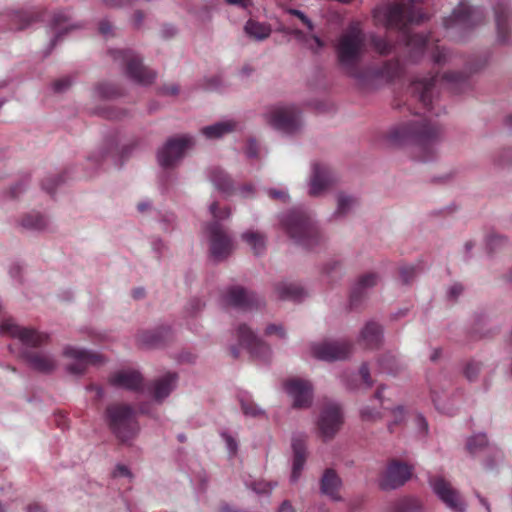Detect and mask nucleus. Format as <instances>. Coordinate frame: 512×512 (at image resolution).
<instances>
[{
    "label": "nucleus",
    "mask_w": 512,
    "mask_h": 512,
    "mask_svg": "<svg viewBox=\"0 0 512 512\" xmlns=\"http://www.w3.org/2000/svg\"><path fill=\"white\" fill-rule=\"evenodd\" d=\"M365 46V35L358 24H351L339 37L335 47L337 61L345 74L361 83L369 74L374 79L392 82L399 78L403 68L398 59L383 62L381 66L371 68L367 73L360 68Z\"/></svg>",
    "instance_id": "1"
},
{
    "label": "nucleus",
    "mask_w": 512,
    "mask_h": 512,
    "mask_svg": "<svg viewBox=\"0 0 512 512\" xmlns=\"http://www.w3.org/2000/svg\"><path fill=\"white\" fill-rule=\"evenodd\" d=\"M421 0H396L392 3L379 5L372 11L375 26H383L388 30H398L403 33L406 45L422 54L431 42L430 35L410 34L409 24H419L428 17L417 4Z\"/></svg>",
    "instance_id": "2"
},
{
    "label": "nucleus",
    "mask_w": 512,
    "mask_h": 512,
    "mask_svg": "<svg viewBox=\"0 0 512 512\" xmlns=\"http://www.w3.org/2000/svg\"><path fill=\"white\" fill-rule=\"evenodd\" d=\"M416 119L401 123L392 128L388 134L390 142L396 145L411 144L414 146V156L423 162L430 161L436 156V146L443 136L439 123L426 114L414 112Z\"/></svg>",
    "instance_id": "3"
},
{
    "label": "nucleus",
    "mask_w": 512,
    "mask_h": 512,
    "mask_svg": "<svg viewBox=\"0 0 512 512\" xmlns=\"http://www.w3.org/2000/svg\"><path fill=\"white\" fill-rule=\"evenodd\" d=\"M0 335L18 339L23 345L20 356L31 368L42 373H49L56 367L55 359L44 352L34 351L33 348L47 343L48 335L39 333L32 328L20 327L12 318L0 321Z\"/></svg>",
    "instance_id": "4"
},
{
    "label": "nucleus",
    "mask_w": 512,
    "mask_h": 512,
    "mask_svg": "<svg viewBox=\"0 0 512 512\" xmlns=\"http://www.w3.org/2000/svg\"><path fill=\"white\" fill-rule=\"evenodd\" d=\"M177 374L168 372L162 377L144 383L143 376L135 369H124L109 376L110 385L117 388H124L134 392H147L156 402L161 403L174 389L177 382Z\"/></svg>",
    "instance_id": "5"
},
{
    "label": "nucleus",
    "mask_w": 512,
    "mask_h": 512,
    "mask_svg": "<svg viewBox=\"0 0 512 512\" xmlns=\"http://www.w3.org/2000/svg\"><path fill=\"white\" fill-rule=\"evenodd\" d=\"M468 74L466 72H447L439 79L438 75L429 78H416L410 84L412 97L421 105L426 112L431 113L433 107V96L437 82L447 86H456L455 92H460L463 86L467 84Z\"/></svg>",
    "instance_id": "6"
},
{
    "label": "nucleus",
    "mask_w": 512,
    "mask_h": 512,
    "mask_svg": "<svg viewBox=\"0 0 512 512\" xmlns=\"http://www.w3.org/2000/svg\"><path fill=\"white\" fill-rule=\"evenodd\" d=\"M282 228L296 244L312 248L320 242L319 231L310 215L302 208H295L280 218Z\"/></svg>",
    "instance_id": "7"
},
{
    "label": "nucleus",
    "mask_w": 512,
    "mask_h": 512,
    "mask_svg": "<svg viewBox=\"0 0 512 512\" xmlns=\"http://www.w3.org/2000/svg\"><path fill=\"white\" fill-rule=\"evenodd\" d=\"M210 212L214 221L206 226V232L209 237V251L211 256L221 261L226 259L233 251V241L220 224V220L229 218L231 211L228 207L218 208V203L213 202L210 205Z\"/></svg>",
    "instance_id": "8"
},
{
    "label": "nucleus",
    "mask_w": 512,
    "mask_h": 512,
    "mask_svg": "<svg viewBox=\"0 0 512 512\" xmlns=\"http://www.w3.org/2000/svg\"><path fill=\"white\" fill-rule=\"evenodd\" d=\"M106 418L111 431L122 443H127L137 435L139 426L131 406L111 404L106 408Z\"/></svg>",
    "instance_id": "9"
},
{
    "label": "nucleus",
    "mask_w": 512,
    "mask_h": 512,
    "mask_svg": "<svg viewBox=\"0 0 512 512\" xmlns=\"http://www.w3.org/2000/svg\"><path fill=\"white\" fill-rule=\"evenodd\" d=\"M110 53L114 60L125 65L126 74L136 83L149 85L155 80L156 73L144 66L142 59L132 50H113Z\"/></svg>",
    "instance_id": "10"
},
{
    "label": "nucleus",
    "mask_w": 512,
    "mask_h": 512,
    "mask_svg": "<svg viewBox=\"0 0 512 512\" xmlns=\"http://www.w3.org/2000/svg\"><path fill=\"white\" fill-rule=\"evenodd\" d=\"M267 122L275 129L292 134L300 127L299 110L294 105H277L266 115Z\"/></svg>",
    "instance_id": "11"
},
{
    "label": "nucleus",
    "mask_w": 512,
    "mask_h": 512,
    "mask_svg": "<svg viewBox=\"0 0 512 512\" xmlns=\"http://www.w3.org/2000/svg\"><path fill=\"white\" fill-rule=\"evenodd\" d=\"M484 13L481 8L471 7L465 1H460L452 14L444 19V27L470 29L482 23Z\"/></svg>",
    "instance_id": "12"
},
{
    "label": "nucleus",
    "mask_w": 512,
    "mask_h": 512,
    "mask_svg": "<svg viewBox=\"0 0 512 512\" xmlns=\"http://www.w3.org/2000/svg\"><path fill=\"white\" fill-rule=\"evenodd\" d=\"M344 422L342 408L334 402H328L320 412L317 426L324 440H330L340 430Z\"/></svg>",
    "instance_id": "13"
},
{
    "label": "nucleus",
    "mask_w": 512,
    "mask_h": 512,
    "mask_svg": "<svg viewBox=\"0 0 512 512\" xmlns=\"http://www.w3.org/2000/svg\"><path fill=\"white\" fill-rule=\"evenodd\" d=\"M194 145L190 136L169 139L158 152L159 164L164 168L173 167L184 155L186 149Z\"/></svg>",
    "instance_id": "14"
},
{
    "label": "nucleus",
    "mask_w": 512,
    "mask_h": 512,
    "mask_svg": "<svg viewBox=\"0 0 512 512\" xmlns=\"http://www.w3.org/2000/svg\"><path fill=\"white\" fill-rule=\"evenodd\" d=\"M238 340L241 346L246 348L254 358L268 361L271 356L270 347L262 341L257 335L245 324L237 329Z\"/></svg>",
    "instance_id": "15"
},
{
    "label": "nucleus",
    "mask_w": 512,
    "mask_h": 512,
    "mask_svg": "<svg viewBox=\"0 0 512 512\" xmlns=\"http://www.w3.org/2000/svg\"><path fill=\"white\" fill-rule=\"evenodd\" d=\"M352 345L345 340L324 341L312 346V355L320 360H343L351 353Z\"/></svg>",
    "instance_id": "16"
},
{
    "label": "nucleus",
    "mask_w": 512,
    "mask_h": 512,
    "mask_svg": "<svg viewBox=\"0 0 512 512\" xmlns=\"http://www.w3.org/2000/svg\"><path fill=\"white\" fill-rule=\"evenodd\" d=\"M224 299L228 305L244 311L259 308L263 303L259 296L241 286L230 287L226 291Z\"/></svg>",
    "instance_id": "17"
},
{
    "label": "nucleus",
    "mask_w": 512,
    "mask_h": 512,
    "mask_svg": "<svg viewBox=\"0 0 512 512\" xmlns=\"http://www.w3.org/2000/svg\"><path fill=\"white\" fill-rule=\"evenodd\" d=\"M412 475V468L405 463L398 460H392L380 480L382 489H395L398 488L410 479Z\"/></svg>",
    "instance_id": "18"
},
{
    "label": "nucleus",
    "mask_w": 512,
    "mask_h": 512,
    "mask_svg": "<svg viewBox=\"0 0 512 512\" xmlns=\"http://www.w3.org/2000/svg\"><path fill=\"white\" fill-rule=\"evenodd\" d=\"M284 388L293 399L296 408H308L312 403L313 389L309 381L300 378H292L284 383Z\"/></svg>",
    "instance_id": "19"
},
{
    "label": "nucleus",
    "mask_w": 512,
    "mask_h": 512,
    "mask_svg": "<svg viewBox=\"0 0 512 512\" xmlns=\"http://www.w3.org/2000/svg\"><path fill=\"white\" fill-rule=\"evenodd\" d=\"M430 484L437 496L454 511L463 512L464 504L460 499L459 493L443 477L435 476L430 478Z\"/></svg>",
    "instance_id": "20"
},
{
    "label": "nucleus",
    "mask_w": 512,
    "mask_h": 512,
    "mask_svg": "<svg viewBox=\"0 0 512 512\" xmlns=\"http://www.w3.org/2000/svg\"><path fill=\"white\" fill-rule=\"evenodd\" d=\"M64 355L75 360L67 368L72 374H82L88 365H99L104 361L103 357L97 353H91L75 347H67L64 350Z\"/></svg>",
    "instance_id": "21"
},
{
    "label": "nucleus",
    "mask_w": 512,
    "mask_h": 512,
    "mask_svg": "<svg viewBox=\"0 0 512 512\" xmlns=\"http://www.w3.org/2000/svg\"><path fill=\"white\" fill-rule=\"evenodd\" d=\"M332 181V173L328 166L320 163L314 164L313 174L310 181L309 194L311 196L320 195L331 185Z\"/></svg>",
    "instance_id": "22"
},
{
    "label": "nucleus",
    "mask_w": 512,
    "mask_h": 512,
    "mask_svg": "<svg viewBox=\"0 0 512 512\" xmlns=\"http://www.w3.org/2000/svg\"><path fill=\"white\" fill-rule=\"evenodd\" d=\"M293 449V466L291 480L297 481L301 475L306 462L307 451H306V437L303 435L294 437L292 440Z\"/></svg>",
    "instance_id": "23"
},
{
    "label": "nucleus",
    "mask_w": 512,
    "mask_h": 512,
    "mask_svg": "<svg viewBox=\"0 0 512 512\" xmlns=\"http://www.w3.org/2000/svg\"><path fill=\"white\" fill-rule=\"evenodd\" d=\"M378 275L376 273H367L359 278L350 294V305L351 307H357L363 297L365 296L366 290L375 286L378 282Z\"/></svg>",
    "instance_id": "24"
},
{
    "label": "nucleus",
    "mask_w": 512,
    "mask_h": 512,
    "mask_svg": "<svg viewBox=\"0 0 512 512\" xmlns=\"http://www.w3.org/2000/svg\"><path fill=\"white\" fill-rule=\"evenodd\" d=\"M341 485V479L335 470L328 468L324 471L320 482V488L323 494L329 496L332 500L339 501L341 500L339 495Z\"/></svg>",
    "instance_id": "25"
},
{
    "label": "nucleus",
    "mask_w": 512,
    "mask_h": 512,
    "mask_svg": "<svg viewBox=\"0 0 512 512\" xmlns=\"http://www.w3.org/2000/svg\"><path fill=\"white\" fill-rule=\"evenodd\" d=\"M495 21L497 27L498 40L505 43L509 35L508 17L509 8L506 0H499L494 6Z\"/></svg>",
    "instance_id": "26"
},
{
    "label": "nucleus",
    "mask_w": 512,
    "mask_h": 512,
    "mask_svg": "<svg viewBox=\"0 0 512 512\" xmlns=\"http://www.w3.org/2000/svg\"><path fill=\"white\" fill-rule=\"evenodd\" d=\"M170 335V329L161 327L156 330L143 331L138 334V342L146 347H160L166 343Z\"/></svg>",
    "instance_id": "27"
},
{
    "label": "nucleus",
    "mask_w": 512,
    "mask_h": 512,
    "mask_svg": "<svg viewBox=\"0 0 512 512\" xmlns=\"http://www.w3.org/2000/svg\"><path fill=\"white\" fill-rule=\"evenodd\" d=\"M360 340L368 349L378 348L382 342V328L376 322H368L361 331Z\"/></svg>",
    "instance_id": "28"
},
{
    "label": "nucleus",
    "mask_w": 512,
    "mask_h": 512,
    "mask_svg": "<svg viewBox=\"0 0 512 512\" xmlns=\"http://www.w3.org/2000/svg\"><path fill=\"white\" fill-rule=\"evenodd\" d=\"M244 31L250 38L263 41L271 35L272 28L268 23L249 19L244 26Z\"/></svg>",
    "instance_id": "29"
},
{
    "label": "nucleus",
    "mask_w": 512,
    "mask_h": 512,
    "mask_svg": "<svg viewBox=\"0 0 512 512\" xmlns=\"http://www.w3.org/2000/svg\"><path fill=\"white\" fill-rule=\"evenodd\" d=\"M278 297L282 300L299 301L305 292L302 287L295 283L281 282L275 287Z\"/></svg>",
    "instance_id": "30"
},
{
    "label": "nucleus",
    "mask_w": 512,
    "mask_h": 512,
    "mask_svg": "<svg viewBox=\"0 0 512 512\" xmlns=\"http://www.w3.org/2000/svg\"><path fill=\"white\" fill-rule=\"evenodd\" d=\"M210 179L219 191L227 194H230L233 191V182L222 169H212L210 172Z\"/></svg>",
    "instance_id": "31"
},
{
    "label": "nucleus",
    "mask_w": 512,
    "mask_h": 512,
    "mask_svg": "<svg viewBox=\"0 0 512 512\" xmlns=\"http://www.w3.org/2000/svg\"><path fill=\"white\" fill-rule=\"evenodd\" d=\"M241 237L251 247L255 255H260L264 252L266 247V237L264 234L248 231L243 233Z\"/></svg>",
    "instance_id": "32"
},
{
    "label": "nucleus",
    "mask_w": 512,
    "mask_h": 512,
    "mask_svg": "<svg viewBox=\"0 0 512 512\" xmlns=\"http://www.w3.org/2000/svg\"><path fill=\"white\" fill-rule=\"evenodd\" d=\"M235 123L232 121L219 122L214 125L206 126L202 128V134L208 139H216L223 136L226 133L233 131Z\"/></svg>",
    "instance_id": "33"
},
{
    "label": "nucleus",
    "mask_w": 512,
    "mask_h": 512,
    "mask_svg": "<svg viewBox=\"0 0 512 512\" xmlns=\"http://www.w3.org/2000/svg\"><path fill=\"white\" fill-rule=\"evenodd\" d=\"M421 509L422 506L418 499L405 497L393 503L389 512H421Z\"/></svg>",
    "instance_id": "34"
},
{
    "label": "nucleus",
    "mask_w": 512,
    "mask_h": 512,
    "mask_svg": "<svg viewBox=\"0 0 512 512\" xmlns=\"http://www.w3.org/2000/svg\"><path fill=\"white\" fill-rule=\"evenodd\" d=\"M21 226L30 230H43L47 226V220L40 213L33 212L22 218Z\"/></svg>",
    "instance_id": "35"
},
{
    "label": "nucleus",
    "mask_w": 512,
    "mask_h": 512,
    "mask_svg": "<svg viewBox=\"0 0 512 512\" xmlns=\"http://www.w3.org/2000/svg\"><path fill=\"white\" fill-rule=\"evenodd\" d=\"M38 14L27 12H16L12 17V28L16 30L25 29L32 22L36 21Z\"/></svg>",
    "instance_id": "36"
},
{
    "label": "nucleus",
    "mask_w": 512,
    "mask_h": 512,
    "mask_svg": "<svg viewBox=\"0 0 512 512\" xmlns=\"http://www.w3.org/2000/svg\"><path fill=\"white\" fill-rule=\"evenodd\" d=\"M371 47L380 55H388L393 50V44L386 38L372 34L370 36Z\"/></svg>",
    "instance_id": "37"
},
{
    "label": "nucleus",
    "mask_w": 512,
    "mask_h": 512,
    "mask_svg": "<svg viewBox=\"0 0 512 512\" xmlns=\"http://www.w3.org/2000/svg\"><path fill=\"white\" fill-rule=\"evenodd\" d=\"M69 20V16L65 12H57L52 19V29L56 31V35L51 42L52 47L56 45L57 41L62 36V25Z\"/></svg>",
    "instance_id": "38"
},
{
    "label": "nucleus",
    "mask_w": 512,
    "mask_h": 512,
    "mask_svg": "<svg viewBox=\"0 0 512 512\" xmlns=\"http://www.w3.org/2000/svg\"><path fill=\"white\" fill-rule=\"evenodd\" d=\"M356 203V200L350 196L345 194H340L338 196V205L337 210L335 212L338 216L345 215Z\"/></svg>",
    "instance_id": "39"
},
{
    "label": "nucleus",
    "mask_w": 512,
    "mask_h": 512,
    "mask_svg": "<svg viewBox=\"0 0 512 512\" xmlns=\"http://www.w3.org/2000/svg\"><path fill=\"white\" fill-rule=\"evenodd\" d=\"M379 365L383 372H387L389 374H396L399 368L395 356L391 354L385 355L380 359Z\"/></svg>",
    "instance_id": "40"
},
{
    "label": "nucleus",
    "mask_w": 512,
    "mask_h": 512,
    "mask_svg": "<svg viewBox=\"0 0 512 512\" xmlns=\"http://www.w3.org/2000/svg\"><path fill=\"white\" fill-rule=\"evenodd\" d=\"M487 444V436L485 434H477L469 438L467 442V449L471 453H475L478 449Z\"/></svg>",
    "instance_id": "41"
},
{
    "label": "nucleus",
    "mask_w": 512,
    "mask_h": 512,
    "mask_svg": "<svg viewBox=\"0 0 512 512\" xmlns=\"http://www.w3.org/2000/svg\"><path fill=\"white\" fill-rule=\"evenodd\" d=\"M451 54L446 49L436 45L432 51L433 62L437 65H443L450 60Z\"/></svg>",
    "instance_id": "42"
},
{
    "label": "nucleus",
    "mask_w": 512,
    "mask_h": 512,
    "mask_svg": "<svg viewBox=\"0 0 512 512\" xmlns=\"http://www.w3.org/2000/svg\"><path fill=\"white\" fill-rule=\"evenodd\" d=\"M481 370V363L476 361H470L467 363L464 375L469 381H474L477 379L479 372Z\"/></svg>",
    "instance_id": "43"
},
{
    "label": "nucleus",
    "mask_w": 512,
    "mask_h": 512,
    "mask_svg": "<svg viewBox=\"0 0 512 512\" xmlns=\"http://www.w3.org/2000/svg\"><path fill=\"white\" fill-rule=\"evenodd\" d=\"M360 416L363 421L367 422H375L382 418L380 411L370 408L369 406L361 409Z\"/></svg>",
    "instance_id": "44"
},
{
    "label": "nucleus",
    "mask_w": 512,
    "mask_h": 512,
    "mask_svg": "<svg viewBox=\"0 0 512 512\" xmlns=\"http://www.w3.org/2000/svg\"><path fill=\"white\" fill-rule=\"evenodd\" d=\"M64 182V179L61 175L56 177H48L42 181V188L49 194H53L55 188Z\"/></svg>",
    "instance_id": "45"
},
{
    "label": "nucleus",
    "mask_w": 512,
    "mask_h": 512,
    "mask_svg": "<svg viewBox=\"0 0 512 512\" xmlns=\"http://www.w3.org/2000/svg\"><path fill=\"white\" fill-rule=\"evenodd\" d=\"M399 273L403 283L408 284L416 275V270L413 266H402Z\"/></svg>",
    "instance_id": "46"
},
{
    "label": "nucleus",
    "mask_w": 512,
    "mask_h": 512,
    "mask_svg": "<svg viewBox=\"0 0 512 512\" xmlns=\"http://www.w3.org/2000/svg\"><path fill=\"white\" fill-rule=\"evenodd\" d=\"M288 13L297 17L310 31L313 30L314 26L312 21L302 11L291 8L288 10Z\"/></svg>",
    "instance_id": "47"
},
{
    "label": "nucleus",
    "mask_w": 512,
    "mask_h": 512,
    "mask_svg": "<svg viewBox=\"0 0 512 512\" xmlns=\"http://www.w3.org/2000/svg\"><path fill=\"white\" fill-rule=\"evenodd\" d=\"M71 85V81L68 77H64L56 80L53 83V90L57 93H62L66 91Z\"/></svg>",
    "instance_id": "48"
},
{
    "label": "nucleus",
    "mask_w": 512,
    "mask_h": 512,
    "mask_svg": "<svg viewBox=\"0 0 512 512\" xmlns=\"http://www.w3.org/2000/svg\"><path fill=\"white\" fill-rule=\"evenodd\" d=\"M242 411L245 415L257 416L260 413V409L252 402L241 401Z\"/></svg>",
    "instance_id": "49"
},
{
    "label": "nucleus",
    "mask_w": 512,
    "mask_h": 512,
    "mask_svg": "<svg viewBox=\"0 0 512 512\" xmlns=\"http://www.w3.org/2000/svg\"><path fill=\"white\" fill-rule=\"evenodd\" d=\"M98 92L105 98H110L118 94L117 89L109 84H101L98 86Z\"/></svg>",
    "instance_id": "50"
},
{
    "label": "nucleus",
    "mask_w": 512,
    "mask_h": 512,
    "mask_svg": "<svg viewBox=\"0 0 512 512\" xmlns=\"http://www.w3.org/2000/svg\"><path fill=\"white\" fill-rule=\"evenodd\" d=\"M265 334L267 336L277 335L280 338H284L286 336L285 330L281 325L270 324L265 329Z\"/></svg>",
    "instance_id": "51"
},
{
    "label": "nucleus",
    "mask_w": 512,
    "mask_h": 512,
    "mask_svg": "<svg viewBox=\"0 0 512 512\" xmlns=\"http://www.w3.org/2000/svg\"><path fill=\"white\" fill-rule=\"evenodd\" d=\"M251 488L253 491H255L256 493H259V494L260 493H269L273 489L271 483L265 482V481L255 482L252 484Z\"/></svg>",
    "instance_id": "52"
},
{
    "label": "nucleus",
    "mask_w": 512,
    "mask_h": 512,
    "mask_svg": "<svg viewBox=\"0 0 512 512\" xmlns=\"http://www.w3.org/2000/svg\"><path fill=\"white\" fill-rule=\"evenodd\" d=\"M359 374L363 380V382L368 386L371 387L373 382L370 376L369 367L366 363H363L359 369Z\"/></svg>",
    "instance_id": "53"
},
{
    "label": "nucleus",
    "mask_w": 512,
    "mask_h": 512,
    "mask_svg": "<svg viewBox=\"0 0 512 512\" xmlns=\"http://www.w3.org/2000/svg\"><path fill=\"white\" fill-rule=\"evenodd\" d=\"M104 116L106 118H108V119L117 120V119H122L123 118L124 112L120 111V110H117L115 108H112V107H108L104 111Z\"/></svg>",
    "instance_id": "54"
},
{
    "label": "nucleus",
    "mask_w": 512,
    "mask_h": 512,
    "mask_svg": "<svg viewBox=\"0 0 512 512\" xmlns=\"http://www.w3.org/2000/svg\"><path fill=\"white\" fill-rule=\"evenodd\" d=\"M246 154L249 158L258 156V144L255 140H250L246 147Z\"/></svg>",
    "instance_id": "55"
},
{
    "label": "nucleus",
    "mask_w": 512,
    "mask_h": 512,
    "mask_svg": "<svg viewBox=\"0 0 512 512\" xmlns=\"http://www.w3.org/2000/svg\"><path fill=\"white\" fill-rule=\"evenodd\" d=\"M114 477H131L129 469L125 465H117L114 472Z\"/></svg>",
    "instance_id": "56"
},
{
    "label": "nucleus",
    "mask_w": 512,
    "mask_h": 512,
    "mask_svg": "<svg viewBox=\"0 0 512 512\" xmlns=\"http://www.w3.org/2000/svg\"><path fill=\"white\" fill-rule=\"evenodd\" d=\"M463 291V286L459 283L454 284L449 290V296L456 299Z\"/></svg>",
    "instance_id": "57"
},
{
    "label": "nucleus",
    "mask_w": 512,
    "mask_h": 512,
    "mask_svg": "<svg viewBox=\"0 0 512 512\" xmlns=\"http://www.w3.org/2000/svg\"><path fill=\"white\" fill-rule=\"evenodd\" d=\"M268 194L272 199L281 200L283 202L288 198L287 194L283 191L269 190Z\"/></svg>",
    "instance_id": "58"
},
{
    "label": "nucleus",
    "mask_w": 512,
    "mask_h": 512,
    "mask_svg": "<svg viewBox=\"0 0 512 512\" xmlns=\"http://www.w3.org/2000/svg\"><path fill=\"white\" fill-rule=\"evenodd\" d=\"M111 31H112V25L108 21L100 22V24H99V32L102 35L107 36V35L110 34Z\"/></svg>",
    "instance_id": "59"
},
{
    "label": "nucleus",
    "mask_w": 512,
    "mask_h": 512,
    "mask_svg": "<svg viewBox=\"0 0 512 512\" xmlns=\"http://www.w3.org/2000/svg\"><path fill=\"white\" fill-rule=\"evenodd\" d=\"M55 422L57 426L62 430H64L68 426L66 416L62 413L55 415Z\"/></svg>",
    "instance_id": "60"
},
{
    "label": "nucleus",
    "mask_w": 512,
    "mask_h": 512,
    "mask_svg": "<svg viewBox=\"0 0 512 512\" xmlns=\"http://www.w3.org/2000/svg\"><path fill=\"white\" fill-rule=\"evenodd\" d=\"M338 268H340V264L338 262L329 263L325 266L324 270L327 275L332 273H337Z\"/></svg>",
    "instance_id": "61"
},
{
    "label": "nucleus",
    "mask_w": 512,
    "mask_h": 512,
    "mask_svg": "<svg viewBox=\"0 0 512 512\" xmlns=\"http://www.w3.org/2000/svg\"><path fill=\"white\" fill-rule=\"evenodd\" d=\"M225 439H226V442H227L229 450L232 453H235L236 450H237V443H236V441L231 436H228V435H225Z\"/></svg>",
    "instance_id": "62"
},
{
    "label": "nucleus",
    "mask_w": 512,
    "mask_h": 512,
    "mask_svg": "<svg viewBox=\"0 0 512 512\" xmlns=\"http://www.w3.org/2000/svg\"><path fill=\"white\" fill-rule=\"evenodd\" d=\"M416 421H417V424L419 425L420 429L423 431V432H426L428 430V424L425 420V418L421 415H417L416 416Z\"/></svg>",
    "instance_id": "63"
},
{
    "label": "nucleus",
    "mask_w": 512,
    "mask_h": 512,
    "mask_svg": "<svg viewBox=\"0 0 512 512\" xmlns=\"http://www.w3.org/2000/svg\"><path fill=\"white\" fill-rule=\"evenodd\" d=\"M279 512H294V509L289 501H284L279 507Z\"/></svg>",
    "instance_id": "64"
}]
</instances>
